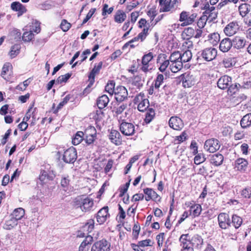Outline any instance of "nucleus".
Listing matches in <instances>:
<instances>
[{"mask_svg":"<svg viewBox=\"0 0 251 251\" xmlns=\"http://www.w3.org/2000/svg\"><path fill=\"white\" fill-rule=\"evenodd\" d=\"M72 96L71 95H67L58 105L57 108V109H60L62 108V107L66 104L68 102L71 100Z\"/></svg>","mask_w":251,"mask_h":251,"instance_id":"680f3d73","label":"nucleus"},{"mask_svg":"<svg viewBox=\"0 0 251 251\" xmlns=\"http://www.w3.org/2000/svg\"><path fill=\"white\" fill-rule=\"evenodd\" d=\"M21 49V45L20 44H15L13 46L9 52V55L11 58H14L19 53Z\"/></svg>","mask_w":251,"mask_h":251,"instance_id":"a18cd8bd","label":"nucleus"},{"mask_svg":"<svg viewBox=\"0 0 251 251\" xmlns=\"http://www.w3.org/2000/svg\"><path fill=\"white\" fill-rule=\"evenodd\" d=\"M224 158L223 155L221 153H217L214 154L210 156V163L214 166H219L222 164Z\"/></svg>","mask_w":251,"mask_h":251,"instance_id":"412c9836","label":"nucleus"},{"mask_svg":"<svg viewBox=\"0 0 251 251\" xmlns=\"http://www.w3.org/2000/svg\"><path fill=\"white\" fill-rule=\"evenodd\" d=\"M243 222L242 219L236 215H233L232 217V223L233 226L236 228H239L242 225Z\"/></svg>","mask_w":251,"mask_h":251,"instance_id":"49530a36","label":"nucleus"},{"mask_svg":"<svg viewBox=\"0 0 251 251\" xmlns=\"http://www.w3.org/2000/svg\"><path fill=\"white\" fill-rule=\"evenodd\" d=\"M195 31V29L191 27L185 28L181 33L182 37L184 39H190L194 37Z\"/></svg>","mask_w":251,"mask_h":251,"instance_id":"c756f323","label":"nucleus"},{"mask_svg":"<svg viewBox=\"0 0 251 251\" xmlns=\"http://www.w3.org/2000/svg\"><path fill=\"white\" fill-rule=\"evenodd\" d=\"M94 227V221L92 219H90L82 227L83 231H86L88 234L91 232Z\"/></svg>","mask_w":251,"mask_h":251,"instance_id":"a19ab883","label":"nucleus"},{"mask_svg":"<svg viewBox=\"0 0 251 251\" xmlns=\"http://www.w3.org/2000/svg\"><path fill=\"white\" fill-rule=\"evenodd\" d=\"M231 83V78L228 75L221 77L218 82L217 86L221 89H225L228 87Z\"/></svg>","mask_w":251,"mask_h":251,"instance_id":"dca6fc26","label":"nucleus"},{"mask_svg":"<svg viewBox=\"0 0 251 251\" xmlns=\"http://www.w3.org/2000/svg\"><path fill=\"white\" fill-rule=\"evenodd\" d=\"M220 39V36L218 33H213L208 36V40L213 45H217Z\"/></svg>","mask_w":251,"mask_h":251,"instance_id":"c03bdc74","label":"nucleus"},{"mask_svg":"<svg viewBox=\"0 0 251 251\" xmlns=\"http://www.w3.org/2000/svg\"><path fill=\"white\" fill-rule=\"evenodd\" d=\"M120 128L122 133L126 136L133 135L135 131L134 126L129 123H122L120 125Z\"/></svg>","mask_w":251,"mask_h":251,"instance_id":"9b49d317","label":"nucleus"},{"mask_svg":"<svg viewBox=\"0 0 251 251\" xmlns=\"http://www.w3.org/2000/svg\"><path fill=\"white\" fill-rule=\"evenodd\" d=\"M71 75L69 73L64 75H62L58 77L55 82V84H60L62 83H65L68 79L71 77Z\"/></svg>","mask_w":251,"mask_h":251,"instance_id":"603ef678","label":"nucleus"},{"mask_svg":"<svg viewBox=\"0 0 251 251\" xmlns=\"http://www.w3.org/2000/svg\"><path fill=\"white\" fill-rule=\"evenodd\" d=\"M127 91L124 86H118L116 88H114L112 93H111V104L121 103L127 98Z\"/></svg>","mask_w":251,"mask_h":251,"instance_id":"f03ea898","label":"nucleus"},{"mask_svg":"<svg viewBox=\"0 0 251 251\" xmlns=\"http://www.w3.org/2000/svg\"><path fill=\"white\" fill-rule=\"evenodd\" d=\"M61 29L64 32H66L69 30L71 27V24L66 20H63L60 25Z\"/></svg>","mask_w":251,"mask_h":251,"instance_id":"4d7b16f0","label":"nucleus"},{"mask_svg":"<svg viewBox=\"0 0 251 251\" xmlns=\"http://www.w3.org/2000/svg\"><path fill=\"white\" fill-rule=\"evenodd\" d=\"M107 241L102 240L96 242L91 248V251H109L110 246H107Z\"/></svg>","mask_w":251,"mask_h":251,"instance_id":"2eb2a0df","label":"nucleus"},{"mask_svg":"<svg viewBox=\"0 0 251 251\" xmlns=\"http://www.w3.org/2000/svg\"><path fill=\"white\" fill-rule=\"evenodd\" d=\"M198 58L201 57L204 61H211L217 55V50L213 47L205 48L199 52Z\"/></svg>","mask_w":251,"mask_h":251,"instance_id":"20e7f679","label":"nucleus"},{"mask_svg":"<svg viewBox=\"0 0 251 251\" xmlns=\"http://www.w3.org/2000/svg\"><path fill=\"white\" fill-rule=\"evenodd\" d=\"M96 138V136L84 135L83 140L87 145H90L94 143Z\"/></svg>","mask_w":251,"mask_h":251,"instance_id":"052dcab7","label":"nucleus"},{"mask_svg":"<svg viewBox=\"0 0 251 251\" xmlns=\"http://www.w3.org/2000/svg\"><path fill=\"white\" fill-rule=\"evenodd\" d=\"M70 180L68 177H62L61 180V185L64 191H67L69 185Z\"/></svg>","mask_w":251,"mask_h":251,"instance_id":"e2e57ef3","label":"nucleus"},{"mask_svg":"<svg viewBox=\"0 0 251 251\" xmlns=\"http://www.w3.org/2000/svg\"><path fill=\"white\" fill-rule=\"evenodd\" d=\"M145 111L146 112L145 114L144 122L148 124L151 123L154 118L155 112L154 108L152 107L149 108Z\"/></svg>","mask_w":251,"mask_h":251,"instance_id":"bb28decb","label":"nucleus"},{"mask_svg":"<svg viewBox=\"0 0 251 251\" xmlns=\"http://www.w3.org/2000/svg\"><path fill=\"white\" fill-rule=\"evenodd\" d=\"M232 46V41L228 38H226L221 41L219 49L223 52H226L231 48Z\"/></svg>","mask_w":251,"mask_h":251,"instance_id":"6ab92c4d","label":"nucleus"},{"mask_svg":"<svg viewBox=\"0 0 251 251\" xmlns=\"http://www.w3.org/2000/svg\"><path fill=\"white\" fill-rule=\"evenodd\" d=\"M108 210V207L106 206L103 207L98 211L97 215V220L99 224H102L106 221L108 216L109 215Z\"/></svg>","mask_w":251,"mask_h":251,"instance_id":"4468645a","label":"nucleus"},{"mask_svg":"<svg viewBox=\"0 0 251 251\" xmlns=\"http://www.w3.org/2000/svg\"><path fill=\"white\" fill-rule=\"evenodd\" d=\"M161 7L160 9V12H168L171 10V9L173 7V4L171 5L170 2L168 3V2H164L163 4H162L160 5Z\"/></svg>","mask_w":251,"mask_h":251,"instance_id":"bf43d9fd","label":"nucleus"},{"mask_svg":"<svg viewBox=\"0 0 251 251\" xmlns=\"http://www.w3.org/2000/svg\"><path fill=\"white\" fill-rule=\"evenodd\" d=\"M206 160L205 155L202 153H200L197 154L194 159V163L196 165H199L204 162Z\"/></svg>","mask_w":251,"mask_h":251,"instance_id":"09e8293b","label":"nucleus"},{"mask_svg":"<svg viewBox=\"0 0 251 251\" xmlns=\"http://www.w3.org/2000/svg\"><path fill=\"white\" fill-rule=\"evenodd\" d=\"M188 236V234H182L180 236L179 241L180 242V245L182 249L190 246V244H191V240L188 239L187 238Z\"/></svg>","mask_w":251,"mask_h":251,"instance_id":"473e14b6","label":"nucleus"},{"mask_svg":"<svg viewBox=\"0 0 251 251\" xmlns=\"http://www.w3.org/2000/svg\"><path fill=\"white\" fill-rule=\"evenodd\" d=\"M149 101L148 99H146L143 101L138 104L137 109L140 112H145L149 107Z\"/></svg>","mask_w":251,"mask_h":251,"instance_id":"37998d69","label":"nucleus"},{"mask_svg":"<svg viewBox=\"0 0 251 251\" xmlns=\"http://www.w3.org/2000/svg\"><path fill=\"white\" fill-rule=\"evenodd\" d=\"M157 63H160L159 70L161 72H165L167 67H170L171 64L169 60L167 59V56L165 54H160L158 55Z\"/></svg>","mask_w":251,"mask_h":251,"instance_id":"f8f14e48","label":"nucleus"},{"mask_svg":"<svg viewBox=\"0 0 251 251\" xmlns=\"http://www.w3.org/2000/svg\"><path fill=\"white\" fill-rule=\"evenodd\" d=\"M206 22H208L207 18L202 15L197 22V25L200 28H202L205 26Z\"/></svg>","mask_w":251,"mask_h":251,"instance_id":"13d9d810","label":"nucleus"},{"mask_svg":"<svg viewBox=\"0 0 251 251\" xmlns=\"http://www.w3.org/2000/svg\"><path fill=\"white\" fill-rule=\"evenodd\" d=\"M77 158V153L75 149L71 147L66 150L63 154L62 159L67 163H73Z\"/></svg>","mask_w":251,"mask_h":251,"instance_id":"0eeeda50","label":"nucleus"},{"mask_svg":"<svg viewBox=\"0 0 251 251\" xmlns=\"http://www.w3.org/2000/svg\"><path fill=\"white\" fill-rule=\"evenodd\" d=\"M40 23H39L37 21H34L32 23V25H31L30 30L36 33H38L40 32Z\"/></svg>","mask_w":251,"mask_h":251,"instance_id":"5fc2aeb1","label":"nucleus"},{"mask_svg":"<svg viewBox=\"0 0 251 251\" xmlns=\"http://www.w3.org/2000/svg\"><path fill=\"white\" fill-rule=\"evenodd\" d=\"M114 104H111L112 106H111V109H112V112L115 113L114 115H116L117 116L121 114L126 107V104L121 103H117V104L114 103Z\"/></svg>","mask_w":251,"mask_h":251,"instance_id":"393cba45","label":"nucleus"},{"mask_svg":"<svg viewBox=\"0 0 251 251\" xmlns=\"http://www.w3.org/2000/svg\"><path fill=\"white\" fill-rule=\"evenodd\" d=\"M103 117V112L101 109L97 110L93 118L96 121H100Z\"/></svg>","mask_w":251,"mask_h":251,"instance_id":"774afa93","label":"nucleus"},{"mask_svg":"<svg viewBox=\"0 0 251 251\" xmlns=\"http://www.w3.org/2000/svg\"><path fill=\"white\" fill-rule=\"evenodd\" d=\"M164 75L162 74H158L154 80V87L155 89L158 91L159 88L163 82Z\"/></svg>","mask_w":251,"mask_h":251,"instance_id":"de8ad7c7","label":"nucleus"},{"mask_svg":"<svg viewBox=\"0 0 251 251\" xmlns=\"http://www.w3.org/2000/svg\"><path fill=\"white\" fill-rule=\"evenodd\" d=\"M220 146V143L218 140L211 138L205 141L204 149L208 152L213 153L219 150Z\"/></svg>","mask_w":251,"mask_h":251,"instance_id":"423d86ee","label":"nucleus"},{"mask_svg":"<svg viewBox=\"0 0 251 251\" xmlns=\"http://www.w3.org/2000/svg\"><path fill=\"white\" fill-rule=\"evenodd\" d=\"M111 142L115 144L116 145L121 144L122 138L120 133L117 130H111Z\"/></svg>","mask_w":251,"mask_h":251,"instance_id":"a878e982","label":"nucleus"},{"mask_svg":"<svg viewBox=\"0 0 251 251\" xmlns=\"http://www.w3.org/2000/svg\"><path fill=\"white\" fill-rule=\"evenodd\" d=\"M154 55L153 54V53L151 52H150L148 53L144 54L142 58V63L149 64V63L151 61V60L153 58Z\"/></svg>","mask_w":251,"mask_h":251,"instance_id":"3c124183","label":"nucleus"},{"mask_svg":"<svg viewBox=\"0 0 251 251\" xmlns=\"http://www.w3.org/2000/svg\"><path fill=\"white\" fill-rule=\"evenodd\" d=\"M220 227L222 229H226L230 226V220L229 215L225 213H220L218 217Z\"/></svg>","mask_w":251,"mask_h":251,"instance_id":"6e6552de","label":"nucleus"},{"mask_svg":"<svg viewBox=\"0 0 251 251\" xmlns=\"http://www.w3.org/2000/svg\"><path fill=\"white\" fill-rule=\"evenodd\" d=\"M53 179L52 176L49 175L48 172L45 170H42L39 176V179L43 183L47 182V180H50Z\"/></svg>","mask_w":251,"mask_h":251,"instance_id":"79ce46f5","label":"nucleus"},{"mask_svg":"<svg viewBox=\"0 0 251 251\" xmlns=\"http://www.w3.org/2000/svg\"><path fill=\"white\" fill-rule=\"evenodd\" d=\"M248 164V161L243 158L237 159L235 162V168L239 171H244L246 170Z\"/></svg>","mask_w":251,"mask_h":251,"instance_id":"5701e85b","label":"nucleus"},{"mask_svg":"<svg viewBox=\"0 0 251 251\" xmlns=\"http://www.w3.org/2000/svg\"><path fill=\"white\" fill-rule=\"evenodd\" d=\"M181 62L183 65V63H186L191 60L192 57V54L190 50H187L183 52V53H180Z\"/></svg>","mask_w":251,"mask_h":251,"instance_id":"f704fd0d","label":"nucleus"},{"mask_svg":"<svg viewBox=\"0 0 251 251\" xmlns=\"http://www.w3.org/2000/svg\"><path fill=\"white\" fill-rule=\"evenodd\" d=\"M246 43V40L243 37L240 36H235L232 40V46L238 50L244 48Z\"/></svg>","mask_w":251,"mask_h":251,"instance_id":"aec40b11","label":"nucleus"},{"mask_svg":"<svg viewBox=\"0 0 251 251\" xmlns=\"http://www.w3.org/2000/svg\"><path fill=\"white\" fill-rule=\"evenodd\" d=\"M146 99V98L145 94L143 92H141L135 97L134 99H133V103L135 104H139Z\"/></svg>","mask_w":251,"mask_h":251,"instance_id":"6e6d98bb","label":"nucleus"},{"mask_svg":"<svg viewBox=\"0 0 251 251\" xmlns=\"http://www.w3.org/2000/svg\"><path fill=\"white\" fill-rule=\"evenodd\" d=\"M239 28V25L237 21L229 23L224 28V32L226 36H231L235 34Z\"/></svg>","mask_w":251,"mask_h":251,"instance_id":"1a4fd4ad","label":"nucleus"},{"mask_svg":"<svg viewBox=\"0 0 251 251\" xmlns=\"http://www.w3.org/2000/svg\"><path fill=\"white\" fill-rule=\"evenodd\" d=\"M11 8L13 11L18 12V16L19 17L26 11L25 6L18 1L12 2L11 4Z\"/></svg>","mask_w":251,"mask_h":251,"instance_id":"4be33fe9","label":"nucleus"},{"mask_svg":"<svg viewBox=\"0 0 251 251\" xmlns=\"http://www.w3.org/2000/svg\"><path fill=\"white\" fill-rule=\"evenodd\" d=\"M222 63L224 67L226 68H231L235 65L236 59L233 57L226 58L223 60Z\"/></svg>","mask_w":251,"mask_h":251,"instance_id":"ea45409f","label":"nucleus"},{"mask_svg":"<svg viewBox=\"0 0 251 251\" xmlns=\"http://www.w3.org/2000/svg\"><path fill=\"white\" fill-rule=\"evenodd\" d=\"M93 241L91 236H87L85 240L81 243L79 248V251H87L89 248V245Z\"/></svg>","mask_w":251,"mask_h":251,"instance_id":"c85d7f7f","label":"nucleus"},{"mask_svg":"<svg viewBox=\"0 0 251 251\" xmlns=\"http://www.w3.org/2000/svg\"><path fill=\"white\" fill-rule=\"evenodd\" d=\"M169 125L170 127L176 130H180L183 127L182 120L176 116L171 117L169 121Z\"/></svg>","mask_w":251,"mask_h":251,"instance_id":"ddd939ff","label":"nucleus"},{"mask_svg":"<svg viewBox=\"0 0 251 251\" xmlns=\"http://www.w3.org/2000/svg\"><path fill=\"white\" fill-rule=\"evenodd\" d=\"M209 165H206L201 166L199 169L198 171V174L202 175V176H206L208 175V171Z\"/></svg>","mask_w":251,"mask_h":251,"instance_id":"338daca9","label":"nucleus"},{"mask_svg":"<svg viewBox=\"0 0 251 251\" xmlns=\"http://www.w3.org/2000/svg\"><path fill=\"white\" fill-rule=\"evenodd\" d=\"M143 192L146 195L145 197L146 201H149L151 200L156 201H161V197L152 189L150 188H144Z\"/></svg>","mask_w":251,"mask_h":251,"instance_id":"9d476101","label":"nucleus"},{"mask_svg":"<svg viewBox=\"0 0 251 251\" xmlns=\"http://www.w3.org/2000/svg\"><path fill=\"white\" fill-rule=\"evenodd\" d=\"M165 234L163 232L159 233L156 237L157 240V245L159 247H161L163 245V243L164 240Z\"/></svg>","mask_w":251,"mask_h":251,"instance_id":"0e129e2a","label":"nucleus"},{"mask_svg":"<svg viewBox=\"0 0 251 251\" xmlns=\"http://www.w3.org/2000/svg\"><path fill=\"white\" fill-rule=\"evenodd\" d=\"M242 128H246L251 126V113H248L244 116L240 121Z\"/></svg>","mask_w":251,"mask_h":251,"instance_id":"7c9ffc66","label":"nucleus"},{"mask_svg":"<svg viewBox=\"0 0 251 251\" xmlns=\"http://www.w3.org/2000/svg\"><path fill=\"white\" fill-rule=\"evenodd\" d=\"M191 243L193 247L198 249H200L201 248L203 243V239L200 235L196 234L192 237Z\"/></svg>","mask_w":251,"mask_h":251,"instance_id":"b1692460","label":"nucleus"},{"mask_svg":"<svg viewBox=\"0 0 251 251\" xmlns=\"http://www.w3.org/2000/svg\"><path fill=\"white\" fill-rule=\"evenodd\" d=\"M126 13L122 10H118L116 12L114 16L115 21L118 23H122L126 19Z\"/></svg>","mask_w":251,"mask_h":251,"instance_id":"4c0bfd02","label":"nucleus"},{"mask_svg":"<svg viewBox=\"0 0 251 251\" xmlns=\"http://www.w3.org/2000/svg\"><path fill=\"white\" fill-rule=\"evenodd\" d=\"M201 212V206L200 204H195L190 206V215L193 217H198Z\"/></svg>","mask_w":251,"mask_h":251,"instance_id":"2f4dec72","label":"nucleus"},{"mask_svg":"<svg viewBox=\"0 0 251 251\" xmlns=\"http://www.w3.org/2000/svg\"><path fill=\"white\" fill-rule=\"evenodd\" d=\"M250 5L246 3H242L238 7L240 15L242 17H245L250 11Z\"/></svg>","mask_w":251,"mask_h":251,"instance_id":"72a5a7b5","label":"nucleus"},{"mask_svg":"<svg viewBox=\"0 0 251 251\" xmlns=\"http://www.w3.org/2000/svg\"><path fill=\"white\" fill-rule=\"evenodd\" d=\"M181 77L184 87L189 88L194 85L195 81L192 75L185 73L181 75Z\"/></svg>","mask_w":251,"mask_h":251,"instance_id":"a211bd4d","label":"nucleus"},{"mask_svg":"<svg viewBox=\"0 0 251 251\" xmlns=\"http://www.w3.org/2000/svg\"><path fill=\"white\" fill-rule=\"evenodd\" d=\"M204 9L205 11L203 15L207 18L208 22H213L217 19L218 11L214 6H210L208 3H206L204 7Z\"/></svg>","mask_w":251,"mask_h":251,"instance_id":"39448f33","label":"nucleus"},{"mask_svg":"<svg viewBox=\"0 0 251 251\" xmlns=\"http://www.w3.org/2000/svg\"><path fill=\"white\" fill-rule=\"evenodd\" d=\"M84 135L96 136L97 131L94 126H89L85 130Z\"/></svg>","mask_w":251,"mask_h":251,"instance_id":"864d4df0","label":"nucleus"},{"mask_svg":"<svg viewBox=\"0 0 251 251\" xmlns=\"http://www.w3.org/2000/svg\"><path fill=\"white\" fill-rule=\"evenodd\" d=\"M73 205L76 208H80L82 211H90L94 206L93 200L84 196L76 197L73 201Z\"/></svg>","mask_w":251,"mask_h":251,"instance_id":"f257e3e1","label":"nucleus"},{"mask_svg":"<svg viewBox=\"0 0 251 251\" xmlns=\"http://www.w3.org/2000/svg\"><path fill=\"white\" fill-rule=\"evenodd\" d=\"M102 62H100L99 63L97 66H95L93 70L90 72L89 75V84L87 86V87H90L94 83L95 81V77L96 74L99 73L100 69L102 67Z\"/></svg>","mask_w":251,"mask_h":251,"instance_id":"f3484780","label":"nucleus"},{"mask_svg":"<svg viewBox=\"0 0 251 251\" xmlns=\"http://www.w3.org/2000/svg\"><path fill=\"white\" fill-rule=\"evenodd\" d=\"M109 101L108 97L106 95H103L98 99L97 104L99 109H102L107 105Z\"/></svg>","mask_w":251,"mask_h":251,"instance_id":"cd10ccee","label":"nucleus"},{"mask_svg":"<svg viewBox=\"0 0 251 251\" xmlns=\"http://www.w3.org/2000/svg\"><path fill=\"white\" fill-rule=\"evenodd\" d=\"M241 195L245 198L249 199L251 197V187H247L241 192Z\"/></svg>","mask_w":251,"mask_h":251,"instance_id":"69168bd1","label":"nucleus"},{"mask_svg":"<svg viewBox=\"0 0 251 251\" xmlns=\"http://www.w3.org/2000/svg\"><path fill=\"white\" fill-rule=\"evenodd\" d=\"M168 60L171 63L170 69L173 73H177L183 68L179 51H174L172 53Z\"/></svg>","mask_w":251,"mask_h":251,"instance_id":"7ed1b4c3","label":"nucleus"},{"mask_svg":"<svg viewBox=\"0 0 251 251\" xmlns=\"http://www.w3.org/2000/svg\"><path fill=\"white\" fill-rule=\"evenodd\" d=\"M84 139V133L82 131H77L72 139V143L74 145H78Z\"/></svg>","mask_w":251,"mask_h":251,"instance_id":"58836bf2","label":"nucleus"},{"mask_svg":"<svg viewBox=\"0 0 251 251\" xmlns=\"http://www.w3.org/2000/svg\"><path fill=\"white\" fill-rule=\"evenodd\" d=\"M25 215V210L23 208L15 209L11 214L12 216L17 221L21 220Z\"/></svg>","mask_w":251,"mask_h":251,"instance_id":"c9c22d12","label":"nucleus"},{"mask_svg":"<svg viewBox=\"0 0 251 251\" xmlns=\"http://www.w3.org/2000/svg\"><path fill=\"white\" fill-rule=\"evenodd\" d=\"M10 219L7 220L4 225L3 227L7 230H10L18 224V221L12 216H11Z\"/></svg>","mask_w":251,"mask_h":251,"instance_id":"e433bc0d","label":"nucleus"},{"mask_svg":"<svg viewBox=\"0 0 251 251\" xmlns=\"http://www.w3.org/2000/svg\"><path fill=\"white\" fill-rule=\"evenodd\" d=\"M31 30L29 31H26L23 33L22 39L24 42H30L34 37V34Z\"/></svg>","mask_w":251,"mask_h":251,"instance_id":"8fccbe9b","label":"nucleus"}]
</instances>
